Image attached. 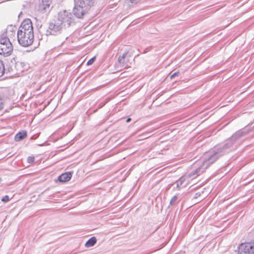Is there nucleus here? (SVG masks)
<instances>
[{"instance_id":"23","label":"nucleus","mask_w":254,"mask_h":254,"mask_svg":"<svg viewBox=\"0 0 254 254\" xmlns=\"http://www.w3.org/2000/svg\"><path fill=\"white\" fill-rule=\"evenodd\" d=\"M9 200V196L8 195H5L2 199L1 201L4 202H6Z\"/></svg>"},{"instance_id":"8","label":"nucleus","mask_w":254,"mask_h":254,"mask_svg":"<svg viewBox=\"0 0 254 254\" xmlns=\"http://www.w3.org/2000/svg\"><path fill=\"white\" fill-rule=\"evenodd\" d=\"M128 51L126 52L122 55H120L118 60V63L116 64L117 67L127 68L130 66L128 64L129 60L127 57Z\"/></svg>"},{"instance_id":"24","label":"nucleus","mask_w":254,"mask_h":254,"mask_svg":"<svg viewBox=\"0 0 254 254\" xmlns=\"http://www.w3.org/2000/svg\"><path fill=\"white\" fill-rule=\"evenodd\" d=\"M179 74V72L177 71L175 73H174L173 74H172L170 76L171 79H173L175 76H178Z\"/></svg>"},{"instance_id":"20","label":"nucleus","mask_w":254,"mask_h":254,"mask_svg":"<svg viewBox=\"0 0 254 254\" xmlns=\"http://www.w3.org/2000/svg\"><path fill=\"white\" fill-rule=\"evenodd\" d=\"M3 107V99L1 95H0V110Z\"/></svg>"},{"instance_id":"22","label":"nucleus","mask_w":254,"mask_h":254,"mask_svg":"<svg viewBox=\"0 0 254 254\" xmlns=\"http://www.w3.org/2000/svg\"><path fill=\"white\" fill-rule=\"evenodd\" d=\"M35 160V157L33 156H29L27 158V161L29 163H33Z\"/></svg>"},{"instance_id":"4","label":"nucleus","mask_w":254,"mask_h":254,"mask_svg":"<svg viewBox=\"0 0 254 254\" xmlns=\"http://www.w3.org/2000/svg\"><path fill=\"white\" fill-rule=\"evenodd\" d=\"M13 51V46L9 38H1L0 39V54L4 56L10 55Z\"/></svg>"},{"instance_id":"15","label":"nucleus","mask_w":254,"mask_h":254,"mask_svg":"<svg viewBox=\"0 0 254 254\" xmlns=\"http://www.w3.org/2000/svg\"><path fill=\"white\" fill-rule=\"evenodd\" d=\"M206 168L203 167V165L201 167L197 168L194 171H192L190 173L189 176H192L194 175H199L200 173H202Z\"/></svg>"},{"instance_id":"3","label":"nucleus","mask_w":254,"mask_h":254,"mask_svg":"<svg viewBox=\"0 0 254 254\" xmlns=\"http://www.w3.org/2000/svg\"><path fill=\"white\" fill-rule=\"evenodd\" d=\"M17 41L19 44L23 47H28L32 44L34 41V32L29 31L17 33Z\"/></svg>"},{"instance_id":"16","label":"nucleus","mask_w":254,"mask_h":254,"mask_svg":"<svg viewBox=\"0 0 254 254\" xmlns=\"http://www.w3.org/2000/svg\"><path fill=\"white\" fill-rule=\"evenodd\" d=\"M96 242L97 240L95 237H91L86 242L85 246L87 248L92 247L96 243Z\"/></svg>"},{"instance_id":"21","label":"nucleus","mask_w":254,"mask_h":254,"mask_svg":"<svg viewBox=\"0 0 254 254\" xmlns=\"http://www.w3.org/2000/svg\"><path fill=\"white\" fill-rule=\"evenodd\" d=\"M95 57H93L91 59H90L88 62H87V64L89 65H91L92 64H93V63L94 62L95 60Z\"/></svg>"},{"instance_id":"27","label":"nucleus","mask_w":254,"mask_h":254,"mask_svg":"<svg viewBox=\"0 0 254 254\" xmlns=\"http://www.w3.org/2000/svg\"><path fill=\"white\" fill-rule=\"evenodd\" d=\"M44 144H39V146H43Z\"/></svg>"},{"instance_id":"10","label":"nucleus","mask_w":254,"mask_h":254,"mask_svg":"<svg viewBox=\"0 0 254 254\" xmlns=\"http://www.w3.org/2000/svg\"><path fill=\"white\" fill-rule=\"evenodd\" d=\"M52 0H42L39 3V10L42 13L50 11Z\"/></svg>"},{"instance_id":"1","label":"nucleus","mask_w":254,"mask_h":254,"mask_svg":"<svg viewBox=\"0 0 254 254\" xmlns=\"http://www.w3.org/2000/svg\"><path fill=\"white\" fill-rule=\"evenodd\" d=\"M94 2V0H74V15L78 18H83L88 13Z\"/></svg>"},{"instance_id":"25","label":"nucleus","mask_w":254,"mask_h":254,"mask_svg":"<svg viewBox=\"0 0 254 254\" xmlns=\"http://www.w3.org/2000/svg\"><path fill=\"white\" fill-rule=\"evenodd\" d=\"M139 1V0H129V1L131 3L136 4L138 3V2Z\"/></svg>"},{"instance_id":"19","label":"nucleus","mask_w":254,"mask_h":254,"mask_svg":"<svg viewBox=\"0 0 254 254\" xmlns=\"http://www.w3.org/2000/svg\"><path fill=\"white\" fill-rule=\"evenodd\" d=\"M178 198V195H176L174 196L170 200V204L172 205L175 203Z\"/></svg>"},{"instance_id":"5","label":"nucleus","mask_w":254,"mask_h":254,"mask_svg":"<svg viewBox=\"0 0 254 254\" xmlns=\"http://www.w3.org/2000/svg\"><path fill=\"white\" fill-rule=\"evenodd\" d=\"M72 13L64 10L59 13L57 20L60 23H62L63 27H69L72 22Z\"/></svg>"},{"instance_id":"2","label":"nucleus","mask_w":254,"mask_h":254,"mask_svg":"<svg viewBox=\"0 0 254 254\" xmlns=\"http://www.w3.org/2000/svg\"><path fill=\"white\" fill-rule=\"evenodd\" d=\"M229 147V144H225L223 147L215 149L213 150L212 155L206 157L203 162L204 168H208L211 164L214 163L220 156L228 152L227 148Z\"/></svg>"},{"instance_id":"13","label":"nucleus","mask_w":254,"mask_h":254,"mask_svg":"<svg viewBox=\"0 0 254 254\" xmlns=\"http://www.w3.org/2000/svg\"><path fill=\"white\" fill-rule=\"evenodd\" d=\"M71 177V172H65L59 176L58 180L62 183L66 182L70 180Z\"/></svg>"},{"instance_id":"26","label":"nucleus","mask_w":254,"mask_h":254,"mask_svg":"<svg viewBox=\"0 0 254 254\" xmlns=\"http://www.w3.org/2000/svg\"><path fill=\"white\" fill-rule=\"evenodd\" d=\"M130 121H131V118H128L127 119L126 122H127V123H129Z\"/></svg>"},{"instance_id":"18","label":"nucleus","mask_w":254,"mask_h":254,"mask_svg":"<svg viewBox=\"0 0 254 254\" xmlns=\"http://www.w3.org/2000/svg\"><path fill=\"white\" fill-rule=\"evenodd\" d=\"M185 181L184 178H181L179 180L177 181V188L180 189V186H181L183 183Z\"/></svg>"},{"instance_id":"6","label":"nucleus","mask_w":254,"mask_h":254,"mask_svg":"<svg viewBox=\"0 0 254 254\" xmlns=\"http://www.w3.org/2000/svg\"><path fill=\"white\" fill-rule=\"evenodd\" d=\"M238 252L239 254H254V246L250 243L241 244Z\"/></svg>"},{"instance_id":"7","label":"nucleus","mask_w":254,"mask_h":254,"mask_svg":"<svg viewBox=\"0 0 254 254\" xmlns=\"http://www.w3.org/2000/svg\"><path fill=\"white\" fill-rule=\"evenodd\" d=\"M28 31L29 33L33 32L32 23L29 19H26L22 22L17 32L25 33L26 32L27 33Z\"/></svg>"},{"instance_id":"11","label":"nucleus","mask_w":254,"mask_h":254,"mask_svg":"<svg viewBox=\"0 0 254 254\" xmlns=\"http://www.w3.org/2000/svg\"><path fill=\"white\" fill-rule=\"evenodd\" d=\"M16 28L15 26L12 25L8 26L5 30L6 31L5 34H3V37H2L6 38H8L9 40H10V38L14 37Z\"/></svg>"},{"instance_id":"14","label":"nucleus","mask_w":254,"mask_h":254,"mask_svg":"<svg viewBox=\"0 0 254 254\" xmlns=\"http://www.w3.org/2000/svg\"><path fill=\"white\" fill-rule=\"evenodd\" d=\"M27 136V132L25 130H22L17 133L14 137L16 141H20Z\"/></svg>"},{"instance_id":"12","label":"nucleus","mask_w":254,"mask_h":254,"mask_svg":"<svg viewBox=\"0 0 254 254\" xmlns=\"http://www.w3.org/2000/svg\"><path fill=\"white\" fill-rule=\"evenodd\" d=\"M245 134V132L242 130H238L232 135L230 141L234 142L239 141V140Z\"/></svg>"},{"instance_id":"28","label":"nucleus","mask_w":254,"mask_h":254,"mask_svg":"<svg viewBox=\"0 0 254 254\" xmlns=\"http://www.w3.org/2000/svg\"><path fill=\"white\" fill-rule=\"evenodd\" d=\"M33 137H34V136H32V137H31V139H34V138H33Z\"/></svg>"},{"instance_id":"9","label":"nucleus","mask_w":254,"mask_h":254,"mask_svg":"<svg viewBox=\"0 0 254 254\" xmlns=\"http://www.w3.org/2000/svg\"><path fill=\"white\" fill-rule=\"evenodd\" d=\"M63 28L62 23H60L58 20L55 23H51L49 25L48 31L51 35H56Z\"/></svg>"},{"instance_id":"17","label":"nucleus","mask_w":254,"mask_h":254,"mask_svg":"<svg viewBox=\"0 0 254 254\" xmlns=\"http://www.w3.org/2000/svg\"><path fill=\"white\" fill-rule=\"evenodd\" d=\"M4 64L0 60V77H1L4 72Z\"/></svg>"}]
</instances>
